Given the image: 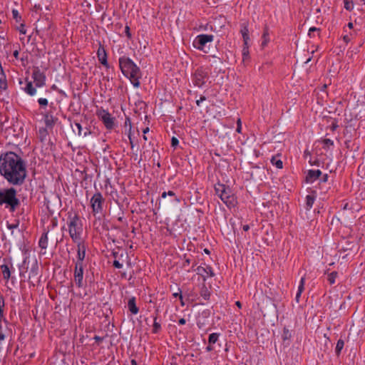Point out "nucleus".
<instances>
[{"instance_id":"1","label":"nucleus","mask_w":365,"mask_h":365,"mask_svg":"<svg viewBox=\"0 0 365 365\" xmlns=\"http://www.w3.org/2000/svg\"><path fill=\"white\" fill-rule=\"evenodd\" d=\"M0 173L11 185H21L26 177L24 160L14 152H8L0 157Z\"/></svg>"},{"instance_id":"2","label":"nucleus","mask_w":365,"mask_h":365,"mask_svg":"<svg viewBox=\"0 0 365 365\" xmlns=\"http://www.w3.org/2000/svg\"><path fill=\"white\" fill-rule=\"evenodd\" d=\"M119 66L122 73L128 78L135 88L140 86L142 76L140 68L130 58L123 56L119 58Z\"/></svg>"},{"instance_id":"3","label":"nucleus","mask_w":365,"mask_h":365,"mask_svg":"<svg viewBox=\"0 0 365 365\" xmlns=\"http://www.w3.org/2000/svg\"><path fill=\"white\" fill-rule=\"evenodd\" d=\"M21 201L14 187L0 188V207H4L10 212H14L20 206Z\"/></svg>"},{"instance_id":"4","label":"nucleus","mask_w":365,"mask_h":365,"mask_svg":"<svg viewBox=\"0 0 365 365\" xmlns=\"http://www.w3.org/2000/svg\"><path fill=\"white\" fill-rule=\"evenodd\" d=\"M69 236L73 242L84 241L83 222L77 212H68L66 221Z\"/></svg>"},{"instance_id":"5","label":"nucleus","mask_w":365,"mask_h":365,"mask_svg":"<svg viewBox=\"0 0 365 365\" xmlns=\"http://www.w3.org/2000/svg\"><path fill=\"white\" fill-rule=\"evenodd\" d=\"M209 78V71L203 67L197 68L192 75V83L195 86L202 87Z\"/></svg>"},{"instance_id":"6","label":"nucleus","mask_w":365,"mask_h":365,"mask_svg":"<svg viewBox=\"0 0 365 365\" xmlns=\"http://www.w3.org/2000/svg\"><path fill=\"white\" fill-rule=\"evenodd\" d=\"M45 125L47 128L52 129L58 122V108L51 103L49 109L43 114Z\"/></svg>"},{"instance_id":"7","label":"nucleus","mask_w":365,"mask_h":365,"mask_svg":"<svg viewBox=\"0 0 365 365\" xmlns=\"http://www.w3.org/2000/svg\"><path fill=\"white\" fill-rule=\"evenodd\" d=\"M214 39V36L212 34H200L196 36L193 41V46L197 50L202 51L205 53H207L206 48V44L211 43Z\"/></svg>"},{"instance_id":"8","label":"nucleus","mask_w":365,"mask_h":365,"mask_svg":"<svg viewBox=\"0 0 365 365\" xmlns=\"http://www.w3.org/2000/svg\"><path fill=\"white\" fill-rule=\"evenodd\" d=\"M96 115L108 130H112L114 128L115 118L111 116L108 111L101 108L97 110Z\"/></svg>"},{"instance_id":"9","label":"nucleus","mask_w":365,"mask_h":365,"mask_svg":"<svg viewBox=\"0 0 365 365\" xmlns=\"http://www.w3.org/2000/svg\"><path fill=\"white\" fill-rule=\"evenodd\" d=\"M105 202L104 198L101 192H96L91 199V206L92 211L96 214L101 213L103 212V205Z\"/></svg>"},{"instance_id":"10","label":"nucleus","mask_w":365,"mask_h":365,"mask_svg":"<svg viewBox=\"0 0 365 365\" xmlns=\"http://www.w3.org/2000/svg\"><path fill=\"white\" fill-rule=\"evenodd\" d=\"M84 264L75 263L73 279L78 288L84 287L83 281Z\"/></svg>"},{"instance_id":"11","label":"nucleus","mask_w":365,"mask_h":365,"mask_svg":"<svg viewBox=\"0 0 365 365\" xmlns=\"http://www.w3.org/2000/svg\"><path fill=\"white\" fill-rule=\"evenodd\" d=\"M221 200L229 207H234L237 205V197L232 193V191L228 187L226 191L220 197Z\"/></svg>"},{"instance_id":"12","label":"nucleus","mask_w":365,"mask_h":365,"mask_svg":"<svg viewBox=\"0 0 365 365\" xmlns=\"http://www.w3.org/2000/svg\"><path fill=\"white\" fill-rule=\"evenodd\" d=\"M76 245L77 259L75 263L83 264L86 254V245L85 241L74 242Z\"/></svg>"},{"instance_id":"13","label":"nucleus","mask_w":365,"mask_h":365,"mask_svg":"<svg viewBox=\"0 0 365 365\" xmlns=\"http://www.w3.org/2000/svg\"><path fill=\"white\" fill-rule=\"evenodd\" d=\"M32 78L35 83L36 87L41 88L45 85L46 76L40 69L36 67L34 68L32 73Z\"/></svg>"},{"instance_id":"14","label":"nucleus","mask_w":365,"mask_h":365,"mask_svg":"<svg viewBox=\"0 0 365 365\" xmlns=\"http://www.w3.org/2000/svg\"><path fill=\"white\" fill-rule=\"evenodd\" d=\"M97 57L99 62L105 66L107 69L110 68V65L108 63L107 53L103 46L100 43V46L97 51Z\"/></svg>"},{"instance_id":"15","label":"nucleus","mask_w":365,"mask_h":365,"mask_svg":"<svg viewBox=\"0 0 365 365\" xmlns=\"http://www.w3.org/2000/svg\"><path fill=\"white\" fill-rule=\"evenodd\" d=\"M197 273L201 275L203 277L204 281L206 277H212L215 276V273L212 270V268L207 264H204V266H199L197 269Z\"/></svg>"},{"instance_id":"16","label":"nucleus","mask_w":365,"mask_h":365,"mask_svg":"<svg viewBox=\"0 0 365 365\" xmlns=\"http://www.w3.org/2000/svg\"><path fill=\"white\" fill-rule=\"evenodd\" d=\"M38 271V267L36 262L32 265V267L30 269V272H29V282L32 286H35V282L34 280L37 279Z\"/></svg>"},{"instance_id":"17","label":"nucleus","mask_w":365,"mask_h":365,"mask_svg":"<svg viewBox=\"0 0 365 365\" xmlns=\"http://www.w3.org/2000/svg\"><path fill=\"white\" fill-rule=\"evenodd\" d=\"M322 175L319 170H309L306 176V181L307 182H313L318 179Z\"/></svg>"},{"instance_id":"18","label":"nucleus","mask_w":365,"mask_h":365,"mask_svg":"<svg viewBox=\"0 0 365 365\" xmlns=\"http://www.w3.org/2000/svg\"><path fill=\"white\" fill-rule=\"evenodd\" d=\"M128 308L132 314L135 315L138 313L139 308L136 306V299L135 297H132L128 299Z\"/></svg>"},{"instance_id":"19","label":"nucleus","mask_w":365,"mask_h":365,"mask_svg":"<svg viewBox=\"0 0 365 365\" xmlns=\"http://www.w3.org/2000/svg\"><path fill=\"white\" fill-rule=\"evenodd\" d=\"M48 231L44 232L39 239L38 245L42 250H46L47 248L48 240Z\"/></svg>"},{"instance_id":"20","label":"nucleus","mask_w":365,"mask_h":365,"mask_svg":"<svg viewBox=\"0 0 365 365\" xmlns=\"http://www.w3.org/2000/svg\"><path fill=\"white\" fill-rule=\"evenodd\" d=\"M24 91L29 96H34L36 93V88L33 86L31 81H26V86L24 88Z\"/></svg>"},{"instance_id":"21","label":"nucleus","mask_w":365,"mask_h":365,"mask_svg":"<svg viewBox=\"0 0 365 365\" xmlns=\"http://www.w3.org/2000/svg\"><path fill=\"white\" fill-rule=\"evenodd\" d=\"M200 294L205 300L210 299L211 293L205 284L200 288Z\"/></svg>"},{"instance_id":"22","label":"nucleus","mask_w":365,"mask_h":365,"mask_svg":"<svg viewBox=\"0 0 365 365\" xmlns=\"http://www.w3.org/2000/svg\"><path fill=\"white\" fill-rule=\"evenodd\" d=\"M7 88V81L6 75L3 68H1L0 71V89L6 90Z\"/></svg>"},{"instance_id":"23","label":"nucleus","mask_w":365,"mask_h":365,"mask_svg":"<svg viewBox=\"0 0 365 365\" xmlns=\"http://www.w3.org/2000/svg\"><path fill=\"white\" fill-rule=\"evenodd\" d=\"M1 270L3 274L4 279L8 280L11 277V272L9 266L7 264H2L1 266Z\"/></svg>"},{"instance_id":"24","label":"nucleus","mask_w":365,"mask_h":365,"mask_svg":"<svg viewBox=\"0 0 365 365\" xmlns=\"http://www.w3.org/2000/svg\"><path fill=\"white\" fill-rule=\"evenodd\" d=\"M269 41V29L266 26L264 29V32L262 34V46L264 47L267 46V43Z\"/></svg>"},{"instance_id":"25","label":"nucleus","mask_w":365,"mask_h":365,"mask_svg":"<svg viewBox=\"0 0 365 365\" xmlns=\"http://www.w3.org/2000/svg\"><path fill=\"white\" fill-rule=\"evenodd\" d=\"M229 187L226 186L225 185H223V184H217L215 186V192L216 194L220 197L222 195V194L224 193V191H226V190Z\"/></svg>"},{"instance_id":"26","label":"nucleus","mask_w":365,"mask_h":365,"mask_svg":"<svg viewBox=\"0 0 365 365\" xmlns=\"http://www.w3.org/2000/svg\"><path fill=\"white\" fill-rule=\"evenodd\" d=\"M315 197L314 195H308L306 197V209L309 210L314 202Z\"/></svg>"},{"instance_id":"27","label":"nucleus","mask_w":365,"mask_h":365,"mask_svg":"<svg viewBox=\"0 0 365 365\" xmlns=\"http://www.w3.org/2000/svg\"><path fill=\"white\" fill-rule=\"evenodd\" d=\"M48 133L46 128H41L38 130V135L41 142L44 141L46 139V137L48 136Z\"/></svg>"},{"instance_id":"28","label":"nucleus","mask_w":365,"mask_h":365,"mask_svg":"<svg viewBox=\"0 0 365 365\" xmlns=\"http://www.w3.org/2000/svg\"><path fill=\"white\" fill-rule=\"evenodd\" d=\"M271 163L273 165H275L278 169L283 168V163L280 159H278L277 156H273L271 158Z\"/></svg>"},{"instance_id":"29","label":"nucleus","mask_w":365,"mask_h":365,"mask_svg":"<svg viewBox=\"0 0 365 365\" xmlns=\"http://www.w3.org/2000/svg\"><path fill=\"white\" fill-rule=\"evenodd\" d=\"M249 31L247 25H244L242 29H241V34L243 38V41L245 42V44L247 43V41L249 39V35H248Z\"/></svg>"},{"instance_id":"30","label":"nucleus","mask_w":365,"mask_h":365,"mask_svg":"<svg viewBox=\"0 0 365 365\" xmlns=\"http://www.w3.org/2000/svg\"><path fill=\"white\" fill-rule=\"evenodd\" d=\"M158 317H155L153 318V325L152 332L154 334L158 333L161 329V325L159 322H157Z\"/></svg>"},{"instance_id":"31","label":"nucleus","mask_w":365,"mask_h":365,"mask_svg":"<svg viewBox=\"0 0 365 365\" xmlns=\"http://www.w3.org/2000/svg\"><path fill=\"white\" fill-rule=\"evenodd\" d=\"M219 336H220V334H218V333L210 334L209 336V338H208V343L210 344H215L218 341Z\"/></svg>"},{"instance_id":"32","label":"nucleus","mask_w":365,"mask_h":365,"mask_svg":"<svg viewBox=\"0 0 365 365\" xmlns=\"http://www.w3.org/2000/svg\"><path fill=\"white\" fill-rule=\"evenodd\" d=\"M167 195L171 196V197H175V201L176 202H180V198H178V197L175 196V194L173 191L169 190L168 192H163L161 195V197L163 198H165Z\"/></svg>"},{"instance_id":"33","label":"nucleus","mask_w":365,"mask_h":365,"mask_svg":"<svg viewBox=\"0 0 365 365\" xmlns=\"http://www.w3.org/2000/svg\"><path fill=\"white\" fill-rule=\"evenodd\" d=\"M337 276H338V273L335 271L329 274L327 280L330 284H333L335 283V280H336V278L337 277Z\"/></svg>"},{"instance_id":"34","label":"nucleus","mask_w":365,"mask_h":365,"mask_svg":"<svg viewBox=\"0 0 365 365\" xmlns=\"http://www.w3.org/2000/svg\"><path fill=\"white\" fill-rule=\"evenodd\" d=\"M344 341L342 339H339L337 341V343H336V348H335V351H336L337 355H339L340 354L341 351L344 348Z\"/></svg>"},{"instance_id":"35","label":"nucleus","mask_w":365,"mask_h":365,"mask_svg":"<svg viewBox=\"0 0 365 365\" xmlns=\"http://www.w3.org/2000/svg\"><path fill=\"white\" fill-rule=\"evenodd\" d=\"M292 337L291 331L286 327L283 329L282 339L284 341L289 339Z\"/></svg>"},{"instance_id":"36","label":"nucleus","mask_w":365,"mask_h":365,"mask_svg":"<svg viewBox=\"0 0 365 365\" xmlns=\"http://www.w3.org/2000/svg\"><path fill=\"white\" fill-rule=\"evenodd\" d=\"M344 8L348 11L352 10L354 8L352 0H344Z\"/></svg>"},{"instance_id":"37","label":"nucleus","mask_w":365,"mask_h":365,"mask_svg":"<svg viewBox=\"0 0 365 365\" xmlns=\"http://www.w3.org/2000/svg\"><path fill=\"white\" fill-rule=\"evenodd\" d=\"M354 242H349L347 240V241H346V246L342 247L341 250H343L344 251L351 250L354 248Z\"/></svg>"},{"instance_id":"38","label":"nucleus","mask_w":365,"mask_h":365,"mask_svg":"<svg viewBox=\"0 0 365 365\" xmlns=\"http://www.w3.org/2000/svg\"><path fill=\"white\" fill-rule=\"evenodd\" d=\"M355 34V32H350L349 34H346L343 36V40L346 43H348L349 42H350L351 41V39L353 38Z\"/></svg>"},{"instance_id":"39","label":"nucleus","mask_w":365,"mask_h":365,"mask_svg":"<svg viewBox=\"0 0 365 365\" xmlns=\"http://www.w3.org/2000/svg\"><path fill=\"white\" fill-rule=\"evenodd\" d=\"M322 143L324 144V146H323L324 148H329V146H332L334 145L333 140H331V139H329V138L324 139L322 140Z\"/></svg>"},{"instance_id":"40","label":"nucleus","mask_w":365,"mask_h":365,"mask_svg":"<svg viewBox=\"0 0 365 365\" xmlns=\"http://www.w3.org/2000/svg\"><path fill=\"white\" fill-rule=\"evenodd\" d=\"M304 281H305L304 278L302 277L299 284V287H298V291H297L299 293H302V292L304 289Z\"/></svg>"},{"instance_id":"41","label":"nucleus","mask_w":365,"mask_h":365,"mask_svg":"<svg viewBox=\"0 0 365 365\" xmlns=\"http://www.w3.org/2000/svg\"><path fill=\"white\" fill-rule=\"evenodd\" d=\"M316 31L319 32V29L316 28V27H311L309 29L308 36L310 38L314 37V33L316 32Z\"/></svg>"},{"instance_id":"42","label":"nucleus","mask_w":365,"mask_h":365,"mask_svg":"<svg viewBox=\"0 0 365 365\" xmlns=\"http://www.w3.org/2000/svg\"><path fill=\"white\" fill-rule=\"evenodd\" d=\"M38 103L41 106H48V100L46 98H40L38 100Z\"/></svg>"},{"instance_id":"43","label":"nucleus","mask_w":365,"mask_h":365,"mask_svg":"<svg viewBox=\"0 0 365 365\" xmlns=\"http://www.w3.org/2000/svg\"><path fill=\"white\" fill-rule=\"evenodd\" d=\"M13 17L18 22L21 20V17L19 15V12L16 10H13L12 11Z\"/></svg>"},{"instance_id":"44","label":"nucleus","mask_w":365,"mask_h":365,"mask_svg":"<svg viewBox=\"0 0 365 365\" xmlns=\"http://www.w3.org/2000/svg\"><path fill=\"white\" fill-rule=\"evenodd\" d=\"M4 306V301L2 297H0V317L3 315L4 309L3 307Z\"/></svg>"},{"instance_id":"45","label":"nucleus","mask_w":365,"mask_h":365,"mask_svg":"<svg viewBox=\"0 0 365 365\" xmlns=\"http://www.w3.org/2000/svg\"><path fill=\"white\" fill-rule=\"evenodd\" d=\"M179 144V140L177 138L173 137L171 139V146L175 148Z\"/></svg>"},{"instance_id":"46","label":"nucleus","mask_w":365,"mask_h":365,"mask_svg":"<svg viewBox=\"0 0 365 365\" xmlns=\"http://www.w3.org/2000/svg\"><path fill=\"white\" fill-rule=\"evenodd\" d=\"M113 264L115 268L118 269H120L123 267V264L120 263L119 261L118 260H114Z\"/></svg>"},{"instance_id":"47","label":"nucleus","mask_w":365,"mask_h":365,"mask_svg":"<svg viewBox=\"0 0 365 365\" xmlns=\"http://www.w3.org/2000/svg\"><path fill=\"white\" fill-rule=\"evenodd\" d=\"M125 35L129 38H130L132 35H131V33L130 31V27L128 26H126L125 27Z\"/></svg>"},{"instance_id":"48","label":"nucleus","mask_w":365,"mask_h":365,"mask_svg":"<svg viewBox=\"0 0 365 365\" xmlns=\"http://www.w3.org/2000/svg\"><path fill=\"white\" fill-rule=\"evenodd\" d=\"M19 32L21 34H25L26 31L25 29V25L24 24H21L19 28Z\"/></svg>"},{"instance_id":"49","label":"nucleus","mask_w":365,"mask_h":365,"mask_svg":"<svg viewBox=\"0 0 365 365\" xmlns=\"http://www.w3.org/2000/svg\"><path fill=\"white\" fill-rule=\"evenodd\" d=\"M205 100H206V97H205V96H201L200 97V99L196 101V104H197V106H200V103H201L202 101H205Z\"/></svg>"},{"instance_id":"50","label":"nucleus","mask_w":365,"mask_h":365,"mask_svg":"<svg viewBox=\"0 0 365 365\" xmlns=\"http://www.w3.org/2000/svg\"><path fill=\"white\" fill-rule=\"evenodd\" d=\"M128 137L129 138V140H130V145H131V148L133 149L134 148V145H133V140H132V138H131V133H130V128L128 129Z\"/></svg>"},{"instance_id":"51","label":"nucleus","mask_w":365,"mask_h":365,"mask_svg":"<svg viewBox=\"0 0 365 365\" xmlns=\"http://www.w3.org/2000/svg\"><path fill=\"white\" fill-rule=\"evenodd\" d=\"M93 339H95V341L98 343V344H99L101 342H102V341H103V339H104V338H103V337H101V336H97V335H96V336H95L93 337Z\"/></svg>"},{"instance_id":"52","label":"nucleus","mask_w":365,"mask_h":365,"mask_svg":"<svg viewBox=\"0 0 365 365\" xmlns=\"http://www.w3.org/2000/svg\"><path fill=\"white\" fill-rule=\"evenodd\" d=\"M75 125H76V128H78V134L81 135V130H82L81 125L79 123H76Z\"/></svg>"},{"instance_id":"53","label":"nucleus","mask_w":365,"mask_h":365,"mask_svg":"<svg viewBox=\"0 0 365 365\" xmlns=\"http://www.w3.org/2000/svg\"><path fill=\"white\" fill-rule=\"evenodd\" d=\"M129 126V128H131V123H130V118H126L125 121V127L126 128L127 126Z\"/></svg>"},{"instance_id":"54","label":"nucleus","mask_w":365,"mask_h":365,"mask_svg":"<svg viewBox=\"0 0 365 365\" xmlns=\"http://www.w3.org/2000/svg\"><path fill=\"white\" fill-rule=\"evenodd\" d=\"M328 178H329V175L327 174H325L322 176V178L321 179V182H325L328 180Z\"/></svg>"},{"instance_id":"55","label":"nucleus","mask_w":365,"mask_h":365,"mask_svg":"<svg viewBox=\"0 0 365 365\" xmlns=\"http://www.w3.org/2000/svg\"><path fill=\"white\" fill-rule=\"evenodd\" d=\"M5 339V334L3 332V330H0V342Z\"/></svg>"},{"instance_id":"56","label":"nucleus","mask_w":365,"mask_h":365,"mask_svg":"<svg viewBox=\"0 0 365 365\" xmlns=\"http://www.w3.org/2000/svg\"><path fill=\"white\" fill-rule=\"evenodd\" d=\"M214 349V347L212 346V344H210L206 347V351L207 352L212 351Z\"/></svg>"},{"instance_id":"57","label":"nucleus","mask_w":365,"mask_h":365,"mask_svg":"<svg viewBox=\"0 0 365 365\" xmlns=\"http://www.w3.org/2000/svg\"><path fill=\"white\" fill-rule=\"evenodd\" d=\"M7 227H8L9 229L13 230V229L16 228L18 227V224H16V225H14V224L10 225V224H9Z\"/></svg>"},{"instance_id":"58","label":"nucleus","mask_w":365,"mask_h":365,"mask_svg":"<svg viewBox=\"0 0 365 365\" xmlns=\"http://www.w3.org/2000/svg\"><path fill=\"white\" fill-rule=\"evenodd\" d=\"M173 297H180V295H182V294H181V290H180V288H178V292L173 293Z\"/></svg>"},{"instance_id":"59","label":"nucleus","mask_w":365,"mask_h":365,"mask_svg":"<svg viewBox=\"0 0 365 365\" xmlns=\"http://www.w3.org/2000/svg\"><path fill=\"white\" fill-rule=\"evenodd\" d=\"M179 324L183 325L186 323V320L184 318H181L178 321Z\"/></svg>"},{"instance_id":"60","label":"nucleus","mask_w":365,"mask_h":365,"mask_svg":"<svg viewBox=\"0 0 365 365\" xmlns=\"http://www.w3.org/2000/svg\"><path fill=\"white\" fill-rule=\"evenodd\" d=\"M19 52L18 50H16L14 51L13 56L15 57V58H19Z\"/></svg>"},{"instance_id":"61","label":"nucleus","mask_w":365,"mask_h":365,"mask_svg":"<svg viewBox=\"0 0 365 365\" xmlns=\"http://www.w3.org/2000/svg\"><path fill=\"white\" fill-rule=\"evenodd\" d=\"M301 294L302 293H299V292H297V293L296 294L295 299H296L297 303L299 302V298H300Z\"/></svg>"},{"instance_id":"62","label":"nucleus","mask_w":365,"mask_h":365,"mask_svg":"<svg viewBox=\"0 0 365 365\" xmlns=\"http://www.w3.org/2000/svg\"><path fill=\"white\" fill-rule=\"evenodd\" d=\"M242 229L244 231L247 232L250 230V225H245L242 227Z\"/></svg>"},{"instance_id":"63","label":"nucleus","mask_w":365,"mask_h":365,"mask_svg":"<svg viewBox=\"0 0 365 365\" xmlns=\"http://www.w3.org/2000/svg\"><path fill=\"white\" fill-rule=\"evenodd\" d=\"M347 27H348L349 29H353V27H354L353 23H351V22L348 23V24H347Z\"/></svg>"},{"instance_id":"64","label":"nucleus","mask_w":365,"mask_h":365,"mask_svg":"<svg viewBox=\"0 0 365 365\" xmlns=\"http://www.w3.org/2000/svg\"><path fill=\"white\" fill-rule=\"evenodd\" d=\"M130 365H138L137 361L135 359L130 361Z\"/></svg>"}]
</instances>
